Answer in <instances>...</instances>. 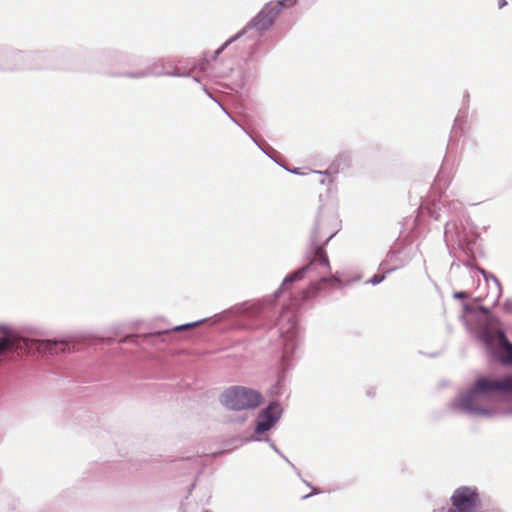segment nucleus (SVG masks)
Returning a JSON list of instances; mask_svg holds the SVG:
<instances>
[{"mask_svg": "<svg viewBox=\"0 0 512 512\" xmlns=\"http://www.w3.org/2000/svg\"><path fill=\"white\" fill-rule=\"evenodd\" d=\"M512 396V376L480 377L474 385L460 392L449 404L452 411L491 418L512 414L506 405V396Z\"/></svg>", "mask_w": 512, "mask_h": 512, "instance_id": "nucleus-1", "label": "nucleus"}, {"mask_svg": "<svg viewBox=\"0 0 512 512\" xmlns=\"http://www.w3.org/2000/svg\"><path fill=\"white\" fill-rule=\"evenodd\" d=\"M478 338L501 363L512 364V343L499 327L497 318L488 317L478 333Z\"/></svg>", "mask_w": 512, "mask_h": 512, "instance_id": "nucleus-2", "label": "nucleus"}, {"mask_svg": "<svg viewBox=\"0 0 512 512\" xmlns=\"http://www.w3.org/2000/svg\"><path fill=\"white\" fill-rule=\"evenodd\" d=\"M277 325L283 341L281 362L283 366H287L301 348L303 334L297 326L295 316L290 311H284L280 315Z\"/></svg>", "mask_w": 512, "mask_h": 512, "instance_id": "nucleus-3", "label": "nucleus"}, {"mask_svg": "<svg viewBox=\"0 0 512 512\" xmlns=\"http://www.w3.org/2000/svg\"><path fill=\"white\" fill-rule=\"evenodd\" d=\"M262 395L251 388L234 386L224 391L221 403L230 410L255 409L262 402Z\"/></svg>", "mask_w": 512, "mask_h": 512, "instance_id": "nucleus-4", "label": "nucleus"}, {"mask_svg": "<svg viewBox=\"0 0 512 512\" xmlns=\"http://www.w3.org/2000/svg\"><path fill=\"white\" fill-rule=\"evenodd\" d=\"M451 506L447 512H481L482 500L475 486H460L450 497Z\"/></svg>", "mask_w": 512, "mask_h": 512, "instance_id": "nucleus-5", "label": "nucleus"}, {"mask_svg": "<svg viewBox=\"0 0 512 512\" xmlns=\"http://www.w3.org/2000/svg\"><path fill=\"white\" fill-rule=\"evenodd\" d=\"M340 229V221L338 217L333 214H320L317 218L312 238L316 246L327 244Z\"/></svg>", "mask_w": 512, "mask_h": 512, "instance_id": "nucleus-6", "label": "nucleus"}, {"mask_svg": "<svg viewBox=\"0 0 512 512\" xmlns=\"http://www.w3.org/2000/svg\"><path fill=\"white\" fill-rule=\"evenodd\" d=\"M25 340L11 326L0 324V362L10 352L23 349Z\"/></svg>", "mask_w": 512, "mask_h": 512, "instance_id": "nucleus-7", "label": "nucleus"}, {"mask_svg": "<svg viewBox=\"0 0 512 512\" xmlns=\"http://www.w3.org/2000/svg\"><path fill=\"white\" fill-rule=\"evenodd\" d=\"M281 415V405L276 402L270 403L268 407L259 413L255 425V433L261 435L269 431L279 421Z\"/></svg>", "mask_w": 512, "mask_h": 512, "instance_id": "nucleus-8", "label": "nucleus"}, {"mask_svg": "<svg viewBox=\"0 0 512 512\" xmlns=\"http://www.w3.org/2000/svg\"><path fill=\"white\" fill-rule=\"evenodd\" d=\"M282 8H284V3L280 1L269 2L252 20L251 25L260 31L269 29Z\"/></svg>", "mask_w": 512, "mask_h": 512, "instance_id": "nucleus-9", "label": "nucleus"}, {"mask_svg": "<svg viewBox=\"0 0 512 512\" xmlns=\"http://www.w3.org/2000/svg\"><path fill=\"white\" fill-rule=\"evenodd\" d=\"M479 272L484 277L485 286L488 289L487 293H484L481 290V286L479 285L477 288L478 294L476 296L477 301L487 300L489 304L492 306L498 303V300L502 293V287L499 280L492 274L486 273L484 270H479Z\"/></svg>", "mask_w": 512, "mask_h": 512, "instance_id": "nucleus-10", "label": "nucleus"}, {"mask_svg": "<svg viewBox=\"0 0 512 512\" xmlns=\"http://www.w3.org/2000/svg\"><path fill=\"white\" fill-rule=\"evenodd\" d=\"M317 253H318V257L315 260V263L317 262L318 265L323 266L324 268L328 269L329 268V261H328L327 256L320 251V248H318V252ZM313 265H314V262L310 263L309 265L303 266L302 268L296 270L292 274L286 276L284 278L283 282H282L281 287L275 292V297H277L282 292V290L285 289V287L288 284H291V283H293L295 281L301 280L303 278L304 274L308 270H310Z\"/></svg>", "mask_w": 512, "mask_h": 512, "instance_id": "nucleus-11", "label": "nucleus"}, {"mask_svg": "<svg viewBox=\"0 0 512 512\" xmlns=\"http://www.w3.org/2000/svg\"><path fill=\"white\" fill-rule=\"evenodd\" d=\"M162 75H169V76H180L179 73L176 72H170V71H164V70H158L156 67H150L149 69L139 72L133 77H146V76H162Z\"/></svg>", "mask_w": 512, "mask_h": 512, "instance_id": "nucleus-12", "label": "nucleus"}, {"mask_svg": "<svg viewBox=\"0 0 512 512\" xmlns=\"http://www.w3.org/2000/svg\"><path fill=\"white\" fill-rule=\"evenodd\" d=\"M37 343H38L39 349H47L52 345L66 343V341L63 339H52V340H38Z\"/></svg>", "mask_w": 512, "mask_h": 512, "instance_id": "nucleus-13", "label": "nucleus"}, {"mask_svg": "<svg viewBox=\"0 0 512 512\" xmlns=\"http://www.w3.org/2000/svg\"><path fill=\"white\" fill-rule=\"evenodd\" d=\"M202 322L203 321L200 320V321H196V322H192V323H187V324L179 325V326L174 327L172 330L173 331H182V330H185V329H188V328L195 327V326L199 325Z\"/></svg>", "mask_w": 512, "mask_h": 512, "instance_id": "nucleus-14", "label": "nucleus"}, {"mask_svg": "<svg viewBox=\"0 0 512 512\" xmlns=\"http://www.w3.org/2000/svg\"><path fill=\"white\" fill-rule=\"evenodd\" d=\"M385 279L384 275H374L371 279H369L368 283L372 285H377L381 283Z\"/></svg>", "mask_w": 512, "mask_h": 512, "instance_id": "nucleus-15", "label": "nucleus"}, {"mask_svg": "<svg viewBox=\"0 0 512 512\" xmlns=\"http://www.w3.org/2000/svg\"><path fill=\"white\" fill-rule=\"evenodd\" d=\"M503 307L506 312L512 313V300L511 299L506 300Z\"/></svg>", "mask_w": 512, "mask_h": 512, "instance_id": "nucleus-16", "label": "nucleus"}, {"mask_svg": "<svg viewBox=\"0 0 512 512\" xmlns=\"http://www.w3.org/2000/svg\"><path fill=\"white\" fill-rule=\"evenodd\" d=\"M281 3H284V7H292L296 4L297 0H279Z\"/></svg>", "mask_w": 512, "mask_h": 512, "instance_id": "nucleus-17", "label": "nucleus"}, {"mask_svg": "<svg viewBox=\"0 0 512 512\" xmlns=\"http://www.w3.org/2000/svg\"><path fill=\"white\" fill-rule=\"evenodd\" d=\"M271 447H272V449H273L276 453L280 454V455H281V456H282V457H283V458H284V459L289 463V465H290L293 469H295V470L297 471V469L295 468V466H294V465H293V464H292V463H291L287 458H285V457H284V456L279 452V450L277 449V447H276L274 444H271Z\"/></svg>", "mask_w": 512, "mask_h": 512, "instance_id": "nucleus-18", "label": "nucleus"}, {"mask_svg": "<svg viewBox=\"0 0 512 512\" xmlns=\"http://www.w3.org/2000/svg\"><path fill=\"white\" fill-rule=\"evenodd\" d=\"M326 281L330 282L332 284H339L340 283L339 279L336 278L335 276H332L329 279H325V278L322 279V282H326Z\"/></svg>", "mask_w": 512, "mask_h": 512, "instance_id": "nucleus-19", "label": "nucleus"}, {"mask_svg": "<svg viewBox=\"0 0 512 512\" xmlns=\"http://www.w3.org/2000/svg\"><path fill=\"white\" fill-rule=\"evenodd\" d=\"M232 41L233 39L226 41L219 49L216 50V55H219L225 49V47L229 45Z\"/></svg>", "mask_w": 512, "mask_h": 512, "instance_id": "nucleus-20", "label": "nucleus"}, {"mask_svg": "<svg viewBox=\"0 0 512 512\" xmlns=\"http://www.w3.org/2000/svg\"><path fill=\"white\" fill-rule=\"evenodd\" d=\"M452 233V224L447 223L445 227V235L448 237Z\"/></svg>", "mask_w": 512, "mask_h": 512, "instance_id": "nucleus-21", "label": "nucleus"}, {"mask_svg": "<svg viewBox=\"0 0 512 512\" xmlns=\"http://www.w3.org/2000/svg\"><path fill=\"white\" fill-rule=\"evenodd\" d=\"M466 297H467V294L465 292H455L454 293V298L462 299V298H466Z\"/></svg>", "mask_w": 512, "mask_h": 512, "instance_id": "nucleus-22", "label": "nucleus"}, {"mask_svg": "<svg viewBox=\"0 0 512 512\" xmlns=\"http://www.w3.org/2000/svg\"><path fill=\"white\" fill-rule=\"evenodd\" d=\"M506 5H507V1L506 0H498V8L499 9H502Z\"/></svg>", "mask_w": 512, "mask_h": 512, "instance_id": "nucleus-23", "label": "nucleus"}, {"mask_svg": "<svg viewBox=\"0 0 512 512\" xmlns=\"http://www.w3.org/2000/svg\"><path fill=\"white\" fill-rule=\"evenodd\" d=\"M237 37H239V34H236V36H234V38H232L233 40L234 39H237Z\"/></svg>", "mask_w": 512, "mask_h": 512, "instance_id": "nucleus-24", "label": "nucleus"}, {"mask_svg": "<svg viewBox=\"0 0 512 512\" xmlns=\"http://www.w3.org/2000/svg\"><path fill=\"white\" fill-rule=\"evenodd\" d=\"M237 37H239V34H236V36H234V38H232L233 40L234 39H237Z\"/></svg>", "mask_w": 512, "mask_h": 512, "instance_id": "nucleus-25", "label": "nucleus"}]
</instances>
